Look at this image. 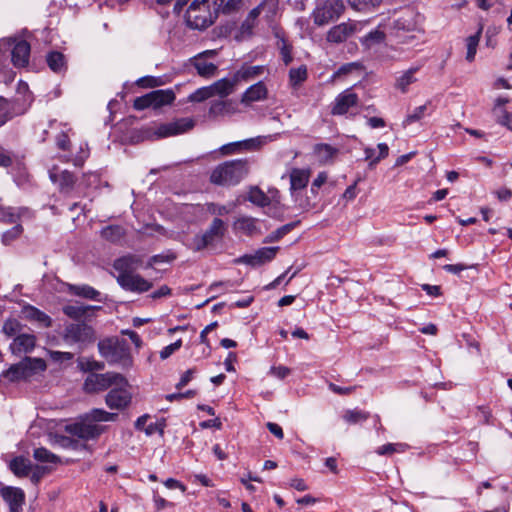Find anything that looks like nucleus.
I'll list each match as a JSON object with an SVG mask.
<instances>
[{"mask_svg":"<svg viewBox=\"0 0 512 512\" xmlns=\"http://www.w3.org/2000/svg\"><path fill=\"white\" fill-rule=\"evenodd\" d=\"M186 25L195 30H205L218 18L217 0H176L173 11L180 14L184 7Z\"/></svg>","mask_w":512,"mask_h":512,"instance_id":"nucleus-1","label":"nucleus"},{"mask_svg":"<svg viewBox=\"0 0 512 512\" xmlns=\"http://www.w3.org/2000/svg\"><path fill=\"white\" fill-rule=\"evenodd\" d=\"M248 159H234L218 164L210 174V182L217 186L231 187L238 185L249 173Z\"/></svg>","mask_w":512,"mask_h":512,"instance_id":"nucleus-2","label":"nucleus"},{"mask_svg":"<svg viewBox=\"0 0 512 512\" xmlns=\"http://www.w3.org/2000/svg\"><path fill=\"white\" fill-rule=\"evenodd\" d=\"M46 362L41 358L25 357L19 363L11 365L1 376L9 382L27 380L34 374L46 370Z\"/></svg>","mask_w":512,"mask_h":512,"instance_id":"nucleus-3","label":"nucleus"},{"mask_svg":"<svg viewBox=\"0 0 512 512\" xmlns=\"http://www.w3.org/2000/svg\"><path fill=\"white\" fill-rule=\"evenodd\" d=\"M226 230L225 222L219 217H215L203 234H198L193 237L191 242L192 250L200 252L214 246L217 241L222 240Z\"/></svg>","mask_w":512,"mask_h":512,"instance_id":"nucleus-4","label":"nucleus"},{"mask_svg":"<svg viewBox=\"0 0 512 512\" xmlns=\"http://www.w3.org/2000/svg\"><path fill=\"white\" fill-rule=\"evenodd\" d=\"M114 383L126 384V378L117 372L90 373L85 378L82 389L87 394H95L109 389Z\"/></svg>","mask_w":512,"mask_h":512,"instance_id":"nucleus-5","label":"nucleus"},{"mask_svg":"<svg viewBox=\"0 0 512 512\" xmlns=\"http://www.w3.org/2000/svg\"><path fill=\"white\" fill-rule=\"evenodd\" d=\"M98 350L109 363H120L129 358L126 342L118 338H106L99 341Z\"/></svg>","mask_w":512,"mask_h":512,"instance_id":"nucleus-6","label":"nucleus"},{"mask_svg":"<svg viewBox=\"0 0 512 512\" xmlns=\"http://www.w3.org/2000/svg\"><path fill=\"white\" fill-rule=\"evenodd\" d=\"M63 339L69 344L87 345L95 341V331L84 322L69 323L65 325Z\"/></svg>","mask_w":512,"mask_h":512,"instance_id":"nucleus-7","label":"nucleus"},{"mask_svg":"<svg viewBox=\"0 0 512 512\" xmlns=\"http://www.w3.org/2000/svg\"><path fill=\"white\" fill-rule=\"evenodd\" d=\"M345 9L341 0H326L313 12L314 23L323 26L338 19Z\"/></svg>","mask_w":512,"mask_h":512,"instance_id":"nucleus-8","label":"nucleus"},{"mask_svg":"<svg viewBox=\"0 0 512 512\" xmlns=\"http://www.w3.org/2000/svg\"><path fill=\"white\" fill-rule=\"evenodd\" d=\"M114 387L105 396L106 405L112 410H124L132 401V393L129 390V383H114Z\"/></svg>","mask_w":512,"mask_h":512,"instance_id":"nucleus-9","label":"nucleus"},{"mask_svg":"<svg viewBox=\"0 0 512 512\" xmlns=\"http://www.w3.org/2000/svg\"><path fill=\"white\" fill-rule=\"evenodd\" d=\"M195 126V122L192 118H179L171 122L160 124L155 131V134L159 138H166L176 136L188 132Z\"/></svg>","mask_w":512,"mask_h":512,"instance_id":"nucleus-10","label":"nucleus"},{"mask_svg":"<svg viewBox=\"0 0 512 512\" xmlns=\"http://www.w3.org/2000/svg\"><path fill=\"white\" fill-rule=\"evenodd\" d=\"M278 250L279 247H262L253 254H244L235 259V263L258 267L272 261Z\"/></svg>","mask_w":512,"mask_h":512,"instance_id":"nucleus-11","label":"nucleus"},{"mask_svg":"<svg viewBox=\"0 0 512 512\" xmlns=\"http://www.w3.org/2000/svg\"><path fill=\"white\" fill-rule=\"evenodd\" d=\"M359 102L358 95L352 89H346L338 94L331 105L330 113L333 116H342L347 114Z\"/></svg>","mask_w":512,"mask_h":512,"instance_id":"nucleus-12","label":"nucleus"},{"mask_svg":"<svg viewBox=\"0 0 512 512\" xmlns=\"http://www.w3.org/2000/svg\"><path fill=\"white\" fill-rule=\"evenodd\" d=\"M25 112L26 106L22 99H6L0 96V126L16 116L23 115Z\"/></svg>","mask_w":512,"mask_h":512,"instance_id":"nucleus-13","label":"nucleus"},{"mask_svg":"<svg viewBox=\"0 0 512 512\" xmlns=\"http://www.w3.org/2000/svg\"><path fill=\"white\" fill-rule=\"evenodd\" d=\"M65 430L72 436H76L80 439L93 440L98 438L102 434L103 427L97 424L77 422L67 425L65 427Z\"/></svg>","mask_w":512,"mask_h":512,"instance_id":"nucleus-14","label":"nucleus"},{"mask_svg":"<svg viewBox=\"0 0 512 512\" xmlns=\"http://www.w3.org/2000/svg\"><path fill=\"white\" fill-rule=\"evenodd\" d=\"M0 495L8 504L10 512H22L25 503V493L21 488L5 486L0 489Z\"/></svg>","mask_w":512,"mask_h":512,"instance_id":"nucleus-15","label":"nucleus"},{"mask_svg":"<svg viewBox=\"0 0 512 512\" xmlns=\"http://www.w3.org/2000/svg\"><path fill=\"white\" fill-rule=\"evenodd\" d=\"M117 283L126 291L143 293L152 288V283L143 278L139 274H132L130 276H117Z\"/></svg>","mask_w":512,"mask_h":512,"instance_id":"nucleus-16","label":"nucleus"},{"mask_svg":"<svg viewBox=\"0 0 512 512\" xmlns=\"http://www.w3.org/2000/svg\"><path fill=\"white\" fill-rule=\"evenodd\" d=\"M418 15L412 9L404 10L393 22V29L397 37L401 32H413L418 29Z\"/></svg>","mask_w":512,"mask_h":512,"instance_id":"nucleus-17","label":"nucleus"},{"mask_svg":"<svg viewBox=\"0 0 512 512\" xmlns=\"http://www.w3.org/2000/svg\"><path fill=\"white\" fill-rule=\"evenodd\" d=\"M142 265V258L136 254H127L117 258L113 263V268L118 272V276H130Z\"/></svg>","mask_w":512,"mask_h":512,"instance_id":"nucleus-18","label":"nucleus"},{"mask_svg":"<svg viewBox=\"0 0 512 512\" xmlns=\"http://www.w3.org/2000/svg\"><path fill=\"white\" fill-rule=\"evenodd\" d=\"M215 55V50H207L192 59V65L200 76L205 78L214 76L217 71V66L212 62H208L206 57Z\"/></svg>","mask_w":512,"mask_h":512,"instance_id":"nucleus-19","label":"nucleus"},{"mask_svg":"<svg viewBox=\"0 0 512 512\" xmlns=\"http://www.w3.org/2000/svg\"><path fill=\"white\" fill-rule=\"evenodd\" d=\"M22 217H32V211L27 207L4 206L0 202V222L16 224Z\"/></svg>","mask_w":512,"mask_h":512,"instance_id":"nucleus-20","label":"nucleus"},{"mask_svg":"<svg viewBox=\"0 0 512 512\" xmlns=\"http://www.w3.org/2000/svg\"><path fill=\"white\" fill-rule=\"evenodd\" d=\"M49 177L52 182L58 184L59 191L63 194L71 193L77 181L76 176L68 170H63L60 173H56L54 170H51L49 172Z\"/></svg>","mask_w":512,"mask_h":512,"instance_id":"nucleus-21","label":"nucleus"},{"mask_svg":"<svg viewBox=\"0 0 512 512\" xmlns=\"http://www.w3.org/2000/svg\"><path fill=\"white\" fill-rule=\"evenodd\" d=\"M260 143V140L257 138H251L222 145L219 150L223 155H231L242 151L256 150Z\"/></svg>","mask_w":512,"mask_h":512,"instance_id":"nucleus-22","label":"nucleus"},{"mask_svg":"<svg viewBox=\"0 0 512 512\" xmlns=\"http://www.w3.org/2000/svg\"><path fill=\"white\" fill-rule=\"evenodd\" d=\"M268 90L264 82L259 81L251 85L241 97V103L250 105L253 102L262 101L267 98Z\"/></svg>","mask_w":512,"mask_h":512,"instance_id":"nucleus-23","label":"nucleus"},{"mask_svg":"<svg viewBox=\"0 0 512 512\" xmlns=\"http://www.w3.org/2000/svg\"><path fill=\"white\" fill-rule=\"evenodd\" d=\"M30 44L25 40L15 43L12 49V62L16 67H25L29 63Z\"/></svg>","mask_w":512,"mask_h":512,"instance_id":"nucleus-24","label":"nucleus"},{"mask_svg":"<svg viewBox=\"0 0 512 512\" xmlns=\"http://www.w3.org/2000/svg\"><path fill=\"white\" fill-rule=\"evenodd\" d=\"M21 313L25 319L36 322L42 327L48 328L52 325L51 317L32 305L24 306Z\"/></svg>","mask_w":512,"mask_h":512,"instance_id":"nucleus-25","label":"nucleus"},{"mask_svg":"<svg viewBox=\"0 0 512 512\" xmlns=\"http://www.w3.org/2000/svg\"><path fill=\"white\" fill-rule=\"evenodd\" d=\"M356 26L350 23H341L332 27L327 33V40L332 43H341L355 32Z\"/></svg>","mask_w":512,"mask_h":512,"instance_id":"nucleus-26","label":"nucleus"},{"mask_svg":"<svg viewBox=\"0 0 512 512\" xmlns=\"http://www.w3.org/2000/svg\"><path fill=\"white\" fill-rule=\"evenodd\" d=\"M233 229L235 232H240L247 236H254L260 233L258 220L249 216L237 218L233 224Z\"/></svg>","mask_w":512,"mask_h":512,"instance_id":"nucleus-27","label":"nucleus"},{"mask_svg":"<svg viewBox=\"0 0 512 512\" xmlns=\"http://www.w3.org/2000/svg\"><path fill=\"white\" fill-rule=\"evenodd\" d=\"M36 344V337L32 334H20L14 338L10 345L14 354L28 353L32 351Z\"/></svg>","mask_w":512,"mask_h":512,"instance_id":"nucleus-28","label":"nucleus"},{"mask_svg":"<svg viewBox=\"0 0 512 512\" xmlns=\"http://www.w3.org/2000/svg\"><path fill=\"white\" fill-rule=\"evenodd\" d=\"M149 95L153 108H160L164 105L172 104L176 97L172 89L154 90L149 92Z\"/></svg>","mask_w":512,"mask_h":512,"instance_id":"nucleus-29","label":"nucleus"},{"mask_svg":"<svg viewBox=\"0 0 512 512\" xmlns=\"http://www.w3.org/2000/svg\"><path fill=\"white\" fill-rule=\"evenodd\" d=\"M419 69L420 66H413L403 72L399 77L396 78L394 87L400 90L402 93H406L408 91L409 85L417 81L415 74L419 71Z\"/></svg>","mask_w":512,"mask_h":512,"instance_id":"nucleus-30","label":"nucleus"},{"mask_svg":"<svg viewBox=\"0 0 512 512\" xmlns=\"http://www.w3.org/2000/svg\"><path fill=\"white\" fill-rule=\"evenodd\" d=\"M234 77L232 79L223 78L210 85L211 91L214 96L221 98L228 96L233 92L234 86L236 85Z\"/></svg>","mask_w":512,"mask_h":512,"instance_id":"nucleus-31","label":"nucleus"},{"mask_svg":"<svg viewBox=\"0 0 512 512\" xmlns=\"http://www.w3.org/2000/svg\"><path fill=\"white\" fill-rule=\"evenodd\" d=\"M309 181V172L304 169H292L290 173V189L297 191L305 188Z\"/></svg>","mask_w":512,"mask_h":512,"instance_id":"nucleus-32","label":"nucleus"},{"mask_svg":"<svg viewBox=\"0 0 512 512\" xmlns=\"http://www.w3.org/2000/svg\"><path fill=\"white\" fill-rule=\"evenodd\" d=\"M68 290L71 294L75 296H79L89 300L99 301L100 292L93 287L83 284V285H74L70 284L68 286Z\"/></svg>","mask_w":512,"mask_h":512,"instance_id":"nucleus-33","label":"nucleus"},{"mask_svg":"<svg viewBox=\"0 0 512 512\" xmlns=\"http://www.w3.org/2000/svg\"><path fill=\"white\" fill-rule=\"evenodd\" d=\"M92 309H100V307H95L91 305H65L62 308V311L69 318L76 321H80L84 319L87 315V312Z\"/></svg>","mask_w":512,"mask_h":512,"instance_id":"nucleus-34","label":"nucleus"},{"mask_svg":"<svg viewBox=\"0 0 512 512\" xmlns=\"http://www.w3.org/2000/svg\"><path fill=\"white\" fill-rule=\"evenodd\" d=\"M48 67L55 73H61L66 70L65 56L58 51H51L46 56Z\"/></svg>","mask_w":512,"mask_h":512,"instance_id":"nucleus-35","label":"nucleus"},{"mask_svg":"<svg viewBox=\"0 0 512 512\" xmlns=\"http://www.w3.org/2000/svg\"><path fill=\"white\" fill-rule=\"evenodd\" d=\"M263 70V66H243L235 72L233 77L236 83L240 81H248L261 75Z\"/></svg>","mask_w":512,"mask_h":512,"instance_id":"nucleus-36","label":"nucleus"},{"mask_svg":"<svg viewBox=\"0 0 512 512\" xmlns=\"http://www.w3.org/2000/svg\"><path fill=\"white\" fill-rule=\"evenodd\" d=\"M314 153L322 163L331 161L338 153V149L330 144L320 143L314 146Z\"/></svg>","mask_w":512,"mask_h":512,"instance_id":"nucleus-37","label":"nucleus"},{"mask_svg":"<svg viewBox=\"0 0 512 512\" xmlns=\"http://www.w3.org/2000/svg\"><path fill=\"white\" fill-rule=\"evenodd\" d=\"M100 234L102 238L111 243H119L125 236V229L120 225H109L104 227Z\"/></svg>","mask_w":512,"mask_h":512,"instance_id":"nucleus-38","label":"nucleus"},{"mask_svg":"<svg viewBox=\"0 0 512 512\" xmlns=\"http://www.w3.org/2000/svg\"><path fill=\"white\" fill-rule=\"evenodd\" d=\"M77 367L84 373H94V371H102L105 368L104 362L94 360L87 357H79L77 359Z\"/></svg>","mask_w":512,"mask_h":512,"instance_id":"nucleus-39","label":"nucleus"},{"mask_svg":"<svg viewBox=\"0 0 512 512\" xmlns=\"http://www.w3.org/2000/svg\"><path fill=\"white\" fill-rule=\"evenodd\" d=\"M10 469L18 477H27L31 471V462L24 457H16L10 462Z\"/></svg>","mask_w":512,"mask_h":512,"instance_id":"nucleus-40","label":"nucleus"},{"mask_svg":"<svg viewBox=\"0 0 512 512\" xmlns=\"http://www.w3.org/2000/svg\"><path fill=\"white\" fill-rule=\"evenodd\" d=\"M243 6V0H217L216 10L218 15H232L240 11Z\"/></svg>","mask_w":512,"mask_h":512,"instance_id":"nucleus-41","label":"nucleus"},{"mask_svg":"<svg viewBox=\"0 0 512 512\" xmlns=\"http://www.w3.org/2000/svg\"><path fill=\"white\" fill-rule=\"evenodd\" d=\"M86 418L94 422H110L116 421L118 414L101 408H94L86 415Z\"/></svg>","mask_w":512,"mask_h":512,"instance_id":"nucleus-42","label":"nucleus"},{"mask_svg":"<svg viewBox=\"0 0 512 512\" xmlns=\"http://www.w3.org/2000/svg\"><path fill=\"white\" fill-rule=\"evenodd\" d=\"M247 199L260 207L267 206L270 203L269 197L257 186L250 188Z\"/></svg>","mask_w":512,"mask_h":512,"instance_id":"nucleus-43","label":"nucleus"},{"mask_svg":"<svg viewBox=\"0 0 512 512\" xmlns=\"http://www.w3.org/2000/svg\"><path fill=\"white\" fill-rule=\"evenodd\" d=\"M33 457L38 462H42V463L57 464L60 462V458L57 455L53 454L52 452H50L48 449H46L44 447L36 448L34 450Z\"/></svg>","mask_w":512,"mask_h":512,"instance_id":"nucleus-44","label":"nucleus"},{"mask_svg":"<svg viewBox=\"0 0 512 512\" xmlns=\"http://www.w3.org/2000/svg\"><path fill=\"white\" fill-rule=\"evenodd\" d=\"M405 443H387L376 449L378 455H392L393 453H404L408 449Z\"/></svg>","mask_w":512,"mask_h":512,"instance_id":"nucleus-45","label":"nucleus"},{"mask_svg":"<svg viewBox=\"0 0 512 512\" xmlns=\"http://www.w3.org/2000/svg\"><path fill=\"white\" fill-rule=\"evenodd\" d=\"M307 79V67L301 65L298 68H292L289 71V81L293 87L303 83Z\"/></svg>","mask_w":512,"mask_h":512,"instance_id":"nucleus-46","label":"nucleus"},{"mask_svg":"<svg viewBox=\"0 0 512 512\" xmlns=\"http://www.w3.org/2000/svg\"><path fill=\"white\" fill-rule=\"evenodd\" d=\"M481 32H482V28H480L476 34L469 36L466 40V42H467L466 60L469 62H472L475 59Z\"/></svg>","mask_w":512,"mask_h":512,"instance_id":"nucleus-47","label":"nucleus"},{"mask_svg":"<svg viewBox=\"0 0 512 512\" xmlns=\"http://www.w3.org/2000/svg\"><path fill=\"white\" fill-rule=\"evenodd\" d=\"M496 122L512 131V113L506 109L493 108Z\"/></svg>","mask_w":512,"mask_h":512,"instance_id":"nucleus-48","label":"nucleus"},{"mask_svg":"<svg viewBox=\"0 0 512 512\" xmlns=\"http://www.w3.org/2000/svg\"><path fill=\"white\" fill-rule=\"evenodd\" d=\"M369 418V413L354 409V410H347L345 414L343 415V419L349 423V424H357L359 422L365 421Z\"/></svg>","mask_w":512,"mask_h":512,"instance_id":"nucleus-49","label":"nucleus"},{"mask_svg":"<svg viewBox=\"0 0 512 512\" xmlns=\"http://www.w3.org/2000/svg\"><path fill=\"white\" fill-rule=\"evenodd\" d=\"M299 224V221L291 222L288 224H285L278 228L276 231H274L272 234L267 236L265 239V242H273L281 239L283 236L288 234L290 231H292L297 225Z\"/></svg>","mask_w":512,"mask_h":512,"instance_id":"nucleus-50","label":"nucleus"},{"mask_svg":"<svg viewBox=\"0 0 512 512\" xmlns=\"http://www.w3.org/2000/svg\"><path fill=\"white\" fill-rule=\"evenodd\" d=\"M212 97H213V94L211 91V87L209 85V86H204V87L198 88L196 91L191 93L188 96V101L199 103V102H203Z\"/></svg>","mask_w":512,"mask_h":512,"instance_id":"nucleus-51","label":"nucleus"},{"mask_svg":"<svg viewBox=\"0 0 512 512\" xmlns=\"http://www.w3.org/2000/svg\"><path fill=\"white\" fill-rule=\"evenodd\" d=\"M23 232V227L20 224H17L13 226L11 229L5 231L2 234V243L4 245H9L11 242H13L15 239L20 237V235Z\"/></svg>","mask_w":512,"mask_h":512,"instance_id":"nucleus-52","label":"nucleus"},{"mask_svg":"<svg viewBox=\"0 0 512 512\" xmlns=\"http://www.w3.org/2000/svg\"><path fill=\"white\" fill-rule=\"evenodd\" d=\"M426 110L427 104L416 107L411 113H409L406 116L405 120L403 121V125L407 126L421 120L424 117Z\"/></svg>","mask_w":512,"mask_h":512,"instance_id":"nucleus-53","label":"nucleus"},{"mask_svg":"<svg viewBox=\"0 0 512 512\" xmlns=\"http://www.w3.org/2000/svg\"><path fill=\"white\" fill-rule=\"evenodd\" d=\"M382 0H348L352 8L357 11L369 10L381 3Z\"/></svg>","mask_w":512,"mask_h":512,"instance_id":"nucleus-54","label":"nucleus"},{"mask_svg":"<svg viewBox=\"0 0 512 512\" xmlns=\"http://www.w3.org/2000/svg\"><path fill=\"white\" fill-rule=\"evenodd\" d=\"M162 77L145 76L137 81V85L143 88H154L164 85Z\"/></svg>","mask_w":512,"mask_h":512,"instance_id":"nucleus-55","label":"nucleus"},{"mask_svg":"<svg viewBox=\"0 0 512 512\" xmlns=\"http://www.w3.org/2000/svg\"><path fill=\"white\" fill-rule=\"evenodd\" d=\"M235 205L227 206L221 205L217 203H210L207 205V210L209 213L216 216H224L229 214Z\"/></svg>","mask_w":512,"mask_h":512,"instance_id":"nucleus-56","label":"nucleus"},{"mask_svg":"<svg viewBox=\"0 0 512 512\" xmlns=\"http://www.w3.org/2000/svg\"><path fill=\"white\" fill-rule=\"evenodd\" d=\"M280 55L285 65H289L292 60V46L284 39H281Z\"/></svg>","mask_w":512,"mask_h":512,"instance_id":"nucleus-57","label":"nucleus"},{"mask_svg":"<svg viewBox=\"0 0 512 512\" xmlns=\"http://www.w3.org/2000/svg\"><path fill=\"white\" fill-rule=\"evenodd\" d=\"M133 107L136 110H144L146 108L152 107V102L149 93L137 97L133 102Z\"/></svg>","mask_w":512,"mask_h":512,"instance_id":"nucleus-58","label":"nucleus"},{"mask_svg":"<svg viewBox=\"0 0 512 512\" xmlns=\"http://www.w3.org/2000/svg\"><path fill=\"white\" fill-rule=\"evenodd\" d=\"M182 346V340L179 339L175 341L174 343L169 344L168 346L164 347L160 351V358L161 359H167L170 357L174 352H176L180 347Z\"/></svg>","mask_w":512,"mask_h":512,"instance_id":"nucleus-59","label":"nucleus"},{"mask_svg":"<svg viewBox=\"0 0 512 512\" xmlns=\"http://www.w3.org/2000/svg\"><path fill=\"white\" fill-rule=\"evenodd\" d=\"M20 329V324L15 319H8L3 325V332L8 336L15 335Z\"/></svg>","mask_w":512,"mask_h":512,"instance_id":"nucleus-60","label":"nucleus"},{"mask_svg":"<svg viewBox=\"0 0 512 512\" xmlns=\"http://www.w3.org/2000/svg\"><path fill=\"white\" fill-rule=\"evenodd\" d=\"M260 12H261L260 6L253 8L249 12L246 20L243 22L242 28L243 29H245V28L251 29L253 27V22L258 18V16L260 15Z\"/></svg>","mask_w":512,"mask_h":512,"instance_id":"nucleus-61","label":"nucleus"},{"mask_svg":"<svg viewBox=\"0 0 512 512\" xmlns=\"http://www.w3.org/2000/svg\"><path fill=\"white\" fill-rule=\"evenodd\" d=\"M379 155L369 162V167L373 168L380 160L385 159L389 154V147L385 143L378 144Z\"/></svg>","mask_w":512,"mask_h":512,"instance_id":"nucleus-62","label":"nucleus"},{"mask_svg":"<svg viewBox=\"0 0 512 512\" xmlns=\"http://www.w3.org/2000/svg\"><path fill=\"white\" fill-rule=\"evenodd\" d=\"M328 387L332 392L338 395H349L356 390V386L341 387L332 382L329 383Z\"/></svg>","mask_w":512,"mask_h":512,"instance_id":"nucleus-63","label":"nucleus"},{"mask_svg":"<svg viewBox=\"0 0 512 512\" xmlns=\"http://www.w3.org/2000/svg\"><path fill=\"white\" fill-rule=\"evenodd\" d=\"M56 145L60 150H63V151L69 150L70 139H69L68 135L64 132H61L59 135H57Z\"/></svg>","mask_w":512,"mask_h":512,"instance_id":"nucleus-64","label":"nucleus"}]
</instances>
